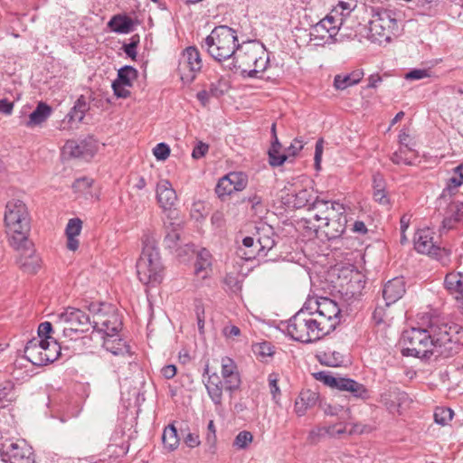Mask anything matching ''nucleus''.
I'll return each instance as SVG.
<instances>
[{"instance_id": "13", "label": "nucleus", "mask_w": 463, "mask_h": 463, "mask_svg": "<svg viewBox=\"0 0 463 463\" xmlns=\"http://www.w3.org/2000/svg\"><path fill=\"white\" fill-rule=\"evenodd\" d=\"M0 457L9 463H34L33 448L24 439H5L0 446Z\"/></svg>"}, {"instance_id": "16", "label": "nucleus", "mask_w": 463, "mask_h": 463, "mask_svg": "<svg viewBox=\"0 0 463 463\" xmlns=\"http://www.w3.org/2000/svg\"><path fill=\"white\" fill-rule=\"evenodd\" d=\"M309 211H316L313 215L316 221H328L345 213V207L338 201L326 200L317 196L309 206Z\"/></svg>"}, {"instance_id": "52", "label": "nucleus", "mask_w": 463, "mask_h": 463, "mask_svg": "<svg viewBox=\"0 0 463 463\" xmlns=\"http://www.w3.org/2000/svg\"><path fill=\"white\" fill-rule=\"evenodd\" d=\"M252 350L257 356L262 359L270 357L274 354V347L269 342L255 344L252 346Z\"/></svg>"}, {"instance_id": "20", "label": "nucleus", "mask_w": 463, "mask_h": 463, "mask_svg": "<svg viewBox=\"0 0 463 463\" xmlns=\"http://www.w3.org/2000/svg\"><path fill=\"white\" fill-rule=\"evenodd\" d=\"M222 377L224 381L225 391L232 395L234 392L240 390L241 379L238 371L237 364L230 357L222 358Z\"/></svg>"}, {"instance_id": "17", "label": "nucleus", "mask_w": 463, "mask_h": 463, "mask_svg": "<svg viewBox=\"0 0 463 463\" xmlns=\"http://www.w3.org/2000/svg\"><path fill=\"white\" fill-rule=\"evenodd\" d=\"M433 239L434 232L431 229L425 228L417 231L414 236L415 250L420 253L432 255L436 258L442 257V253L448 255L449 252L434 242Z\"/></svg>"}, {"instance_id": "18", "label": "nucleus", "mask_w": 463, "mask_h": 463, "mask_svg": "<svg viewBox=\"0 0 463 463\" xmlns=\"http://www.w3.org/2000/svg\"><path fill=\"white\" fill-rule=\"evenodd\" d=\"M391 413H401L411 402L409 395L398 387L390 386L381 393L379 401Z\"/></svg>"}, {"instance_id": "2", "label": "nucleus", "mask_w": 463, "mask_h": 463, "mask_svg": "<svg viewBox=\"0 0 463 463\" xmlns=\"http://www.w3.org/2000/svg\"><path fill=\"white\" fill-rule=\"evenodd\" d=\"M462 326L446 320L445 318L433 317L428 325L431 347L434 356L449 357L457 354L463 344V335L460 334Z\"/></svg>"}, {"instance_id": "58", "label": "nucleus", "mask_w": 463, "mask_h": 463, "mask_svg": "<svg viewBox=\"0 0 463 463\" xmlns=\"http://www.w3.org/2000/svg\"><path fill=\"white\" fill-rule=\"evenodd\" d=\"M304 142L301 138H295L288 147L286 148L284 154L288 157H295L303 149Z\"/></svg>"}, {"instance_id": "21", "label": "nucleus", "mask_w": 463, "mask_h": 463, "mask_svg": "<svg viewBox=\"0 0 463 463\" xmlns=\"http://www.w3.org/2000/svg\"><path fill=\"white\" fill-rule=\"evenodd\" d=\"M18 252L17 263L20 268L27 273H35L40 268L41 259L35 253L32 242L24 244L21 248H14Z\"/></svg>"}, {"instance_id": "63", "label": "nucleus", "mask_w": 463, "mask_h": 463, "mask_svg": "<svg viewBox=\"0 0 463 463\" xmlns=\"http://www.w3.org/2000/svg\"><path fill=\"white\" fill-rule=\"evenodd\" d=\"M430 77V72L425 69H413L405 74V79L410 80H421Z\"/></svg>"}, {"instance_id": "19", "label": "nucleus", "mask_w": 463, "mask_h": 463, "mask_svg": "<svg viewBox=\"0 0 463 463\" xmlns=\"http://www.w3.org/2000/svg\"><path fill=\"white\" fill-rule=\"evenodd\" d=\"M138 71L132 66H124L118 71V76L112 82V90L115 96L127 99L130 96V88L137 78Z\"/></svg>"}, {"instance_id": "59", "label": "nucleus", "mask_w": 463, "mask_h": 463, "mask_svg": "<svg viewBox=\"0 0 463 463\" xmlns=\"http://www.w3.org/2000/svg\"><path fill=\"white\" fill-rule=\"evenodd\" d=\"M153 154L157 160H165L170 155V147L165 143H159L154 147Z\"/></svg>"}, {"instance_id": "36", "label": "nucleus", "mask_w": 463, "mask_h": 463, "mask_svg": "<svg viewBox=\"0 0 463 463\" xmlns=\"http://www.w3.org/2000/svg\"><path fill=\"white\" fill-rule=\"evenodd\" d=\"M52 109L45 102H39L35 109L30 114L29 120L26 122V127L33 128L45 122L51 116Z\"/></svg>"}, {"instance_id": "31", "label": "nucleus", "mask_w": 463, "mask_h": 463, "mask_svg": "<svg viewBox=\"0 0 463 463\" xmlns=\"http://www.w3.org/2000/svg\"><path fill=\"white\" fill-rule=\"evenodd\" d=\"M212 267V254L206 249L200 250L196 254L194 263V274L200 279H205L209 276Z\"/></svg>"}, {"instance_id": "40", "label": "nucleus", "mask_w": 463, "mask_h": 463, "mask_svg": "<svg viewBox=\"0 0 463 463\" xmlns=\"http://www.w3.org/2000/svg\"><path fill=\"white\" fill-rule=\"evenodd\" d=\"M291 199L292 200L289 203H292L294 208L300 209L307 206L309 211V206L314 201L313 192L308 189H301L298 192L292 194Z\"/></svg>"}, {"instance_id": "30", "label": "nucleus", "mask_w": 463, "mask_h": 463, "mask_svg": "<svg viewBox=\"0 0 463 463\" xmlns=\"http://www.w3.org/2000/svg\"><path fill=\"white\" fill-rule=\"evenodd\" d=\"M90 106L84 95H80L75 101L73 107L66 115L65 119L68 123H80L86 113L90 110Z\"/></svg>"}, {"instance_id": "15", "label": "nucleus", "mask_w": 463, "mask_h": 463, "mask_svg": "<svg viewBox=\"0 0 463 463\" xmlns=\"http://www.w3.org/2000/svg\"><path fill=\"white\" fill-rule=\"evenodd\" d=\"M202 67L203 62L198 49L190 46L183 52L177 71L183 82L191 83Z\"/></svg>"}, {"instance_id": "6", "label": "nucleus", "mask_w": 463, "mask_h": 463, "mask_svg": "<svg viewBox=\"0 0 463 463\" xmlns=\"http://www.w3.org/2000/svg\"><path fill=\"white\" fill-rule=\"evenodd\" d=\"M237 32L227 25L214 27L202 44L208 53L217 61L232 60L237 52Z\"/></svg>"}, {"instance_id": "24", "label": "nucleus", "mask_w": 463, "mask_h": 463, "mask_svg": "<svg viewBox=\"0 0 463 463\" xmlns=\"http://www.w3.org/2000/svg\"><path fill=\"white\" fill-rule=\"evenodd\" d=\"M406 292L405 279L403 277H396L386 282L383 289V297L386 306L398 301Z\"/></svg>"}, {"instance_id": "4", "label": "nucleus", "mask_w": 463, "mask_h": 463, "mask_svg": "<svg viewBox=\"0 0 463 463\" xmlns=\"http://www.w3.org/2000/svg\"><path fill=\"white\" fill-rule=\"evenodd\" d=\"M142 242V252L137 261V277L143 284L155 286L162 281L165 268L154 235L145 234Z\"/></svg>"}, {"instance_id": "42", "label": "nucleus", "mask_w": 463, "mask_h": 463, "mask_svg": "<svg viewBox=\"0 0 463 463\" xmlns=\"http://www.w3.org/2000/svg\"><path fill=\"white\" fill-rule=\"evenodd\" d=\"M163 444L165 449L168 451H174L179 445V438L177 430L173 424L168 425L163 432L162 436Z\"/></svg>"}, {"instance_id": "61", "label": "nucleus", "mask_w": 463, "mask_h": 463, "mask_svg": "<svg viewBox=\"0 0 463 463\" xmlns=\"http://www.w3.org/2000/svg\"><path fill=\"white\" fill-rule=\"evenodd\" d=\"M92 183H93V180L90 178H88V177L79 178L73 183L72 188L74 189L75 192L83 193L87 189L91 187Z\"/></svg>"}, {"instance_id": "44", "label": "nucleus", "mask_w": 463, "mask_h": 463, "mask_svg": "<svg viewBox=\"0 0 463 463\" xmlns=\"http://www.w3.org/2000/svg\"><path fill=\"white\" fill-rule=\"evenodd\" d=\"M415 156V153L412 149L407 146H401L398 151L394 152L391 160L395 165L404 164L407 165H412V158Z\"/></svg>"}, {"instance_id": "3", "label": "nucleus", "mask_w": 463, "mask_h": 463, "mask_svg": "<svg viewBox=\"0 0 463 463\" xmlns=\"http://www.w3.org/2000/svg\"><path fill=\"white\" fill-rule=\"evenodd\" d=\"M280 327L290 338L304 344L317 342L328 335L313 311L306 308V304L288 321L281 322Z\"/></svg>"}, {"instance_id": "53", "label": "nucleus", "mask_w": 463, "mask_h": 463, "mask_svg": "<svg viewBox=\"0 0 463 463\" xmlns=\"http://www.w3.org/2000/svg\"><path fill=\"white\" fill-rule=\"evenodd\" d=\"M227 175L234 191H241L246 187L247 176L244 174L239 172H232Z\"/></svg>"}, {"instance_id": "11", "label": "nucleus", "mask_w": 463, "mask_h": 463, "mask_svg": "<svg viewBox=\"0 0 463 463\" xmlns=\"http://www.w3.org/2000/svg\"><path fill=\"white\" fill-rule=\"evenodd\" d=\"M305 304L306 308L313 311L314 317L327 334L339 325L341 309L335 301L328 298H319L308 299Z\"/></svg>"}, {"instance_id": "12", "label": "nucleus", "mask_w": 463, "mask_h": 463, "mask_svg": "<svg viewBox=\"0 0 463 463\" xmlns=\"http://www.w3.org/2000/svg\"><path fill=\"white\" fill-rule=\"evenodd\" d=\"M316 379L326 386L341 392H349L351 397L362 401L370 398V391L364 385L351 378L334 375L330 372L321 371L316 373Z\"/></svg>"}, {"instance_id": "45", "label": "nucleus", "mask_w": 463, "mask_h": 463, "mask_svg": "<svg viewBox=\"0 0 463 463\" xmlns=\"http://www.w3.org/2000/svg\"><path fill=\"white\" fill-rule=\"evenodd\" d=\"M322 409L326 415L337 416L340 420H347L350 418V409L343 405L325 403Z\"/></svg>"}, {"instance_id": "10", "label": "nucleus", "mask_w": 463, "mask_h": 463, "mask_svg": "<svg viewBox=\"0 0 463 463\" xmlns=\"http://www.w3.org/2000/svg\"><path fill=\"white\" fill-rule=\"evenodd\" d=\"M402 342L403 355L420 358H430L434 355V350L431 349L433 343L430 341L428 327H412L405 330L402 333Z\"/></svg>"}, {"instance_id": "1", "label": "nucleus", "mask_w": 463, "mask_h": 463, "mask_svg": "<svg viewBox=\"0 0 463 463\" xmlns=\"http://www.w3.org/2000/svg\"><path fill=\"white\" fill-rule=\"evenodd\" d=\"M269 57L265 46L258 41H250L238 45L237 52L226 68L240 71L243 78L261 79L267 70Z\"/></svg>"}, {"instance_id": "47", "label": "nucleus", "mask_w": 463, "mask_h": 463, "mask_svg": "<svg viewBox=\"0 0 463 463\" xmlns=\"http://www.w3.org/2000/svg\"><path fill=\"white\" fill-rule=\"evenodd\" d=\"M228 90V81L222 75H216L215 80L210 83L209 91L212 97L219 98Z\"/></svg>"}, {"instance_id": "56", "label": "nucleus", "mask_w": 463, "mask_h": 463, "mask_svg": "<svg viewBox=\"0 0 463 463\" xmlns=\"http://www.w3.org/2000/svg\"><path fill=\"white\" fill-rule=\"evenodd\" d=\"M268 382L272 398L275 401V402L278 403V399L280 396V389L278 385L279 374L276 373H269L268 376Z\"/></svg>"}, {"instance_id": "35", "label": "nucleus", "mask_w": 463, "mask_h": 463, "mask_svg": "<svg viewBox=\"0 0 463 463\" xmlns=\"http://www.w3.org/2000/svg\"><path fill=\"white\" fill-rule=\"evenodd\" d=\"M364 77L361 70H355L350 73L337 74L334 79V87L336 90H344L360 82Z\"/></svg>"}, {"instance_id": "64", "label": "nucleus", "mask_w": 463, "mask_h": 463, "mask_svg": "<svg viewBox=\"0 0 463 463\" xmlns=\"http://www.w3.org/2000/svg\"><path fill=\"white\" fill-rule=\"evenodd\" d=\"M327 435L326 428L325 427H317L311 430L308 433L307 439L310 443H317L321 437Z\"/></svg>"}, {"instance_id": "55", "label": "nucleus", "mask_w": 463, "mask_h": 463, "mask_svg": "<svg viewBox=\"0 0 463 463\" xmlns=\"http://www.w3.org/2000/svg\"><path fill=\"white\" fill-rule=\"evenodd\" d=\"M269 163L271 166L277 167L282 165L288 159V156L281 152V150H276L275 148H269Z\"/></svg>"}, {"instance_id": "62", "label": "nucleus", "mask_w": 463, "mask_h": 463, "mask_svg": "<svg viewBox=\"0 0 463 463\" xmlns=\"http://www.w3.org/2000/svg\"><path fill=\"white\" fill-rule=\"evenodd\" d=\"M206 443L213 448L215 446L217 438H216V428L213 420L208 422L207 425V432H206Z\"/></svg>"}, {"instance_id": "26", "label": "nucleus", "mask_w": 463, "mask_h": 463, "mask_svg": "<svg viewBox=\"0 0 463 463\" xmlns=\"http://www.w3.org/2000/svg\"><path fill=\"white\" fill-rule=\"evenodd\" d=\"M169 221H165L164 225L166 234L164 239L165 248L169 250H178L179 242L181 241L182 222H173V217L168 216Z\"/></svg>"}, {"instance_id": "60", "label": "nucleus", "mask_w": 463, "mask_h": 463, "mask_svg": "<svg viewBox=\"0 0 463 463\" xmlns=\"http://www.w3.org/2000/svg\"><path fill=\"white\" fill-rule=\"evenodd\" d=\"M224 283L229 288V289L233 293L241 291V283L237 276L232 274L226 275L224 279Z\"/></svg>"}, {"instance_id": "9", "label": "nucleus", "mask_w": 463, "mask_h": 463, "mask_svg": "<svg viewBox=\"0 0 463 463\" xmlns=\"http://www.w3.org/2000/svg\"><path fill=\"white\" fill-rule=\"evenodd\" d=\"M90 311L93 314L92 327L102 332L105 337L117 336L122 328V321L116 307L109 304H91Z\"/></svg>"}, {"instance_id": "51", "label": "nucleus", "mask_w": 463, "mask_h": 463, "mask_svg": "<svg viewBox=\"0 0 463 463\" xmlns=\"http://www.w3.org/2000/svg\"><path fill=\"white\" fill-rule=\"evenodd\" d=\"M242 245L246 249H248V251H245L243 253L244 259L251 260V259H255L258 256V253H257L258 244H257L256 237L246 236L242 240Z\"/></svg>"}, {"instance_id": "38", "label": "nucleus", "mask_w": 463, "mask_h": 463, "mask_svg": "<svg viewBox=\"0 0 463 463\" xmlns=\"http://www.w3.org/2000/svg\"><path fill=\"white\" fill-rule=\"evenodd\" d=\"M103 346L114 355H126L130 354L129 346L126 342L116 336L104 337Z\"/></svg>"}, {"instance_id": "39", "label": "nucleus", "mask_w": 463, "mask_h": 463, "mask_svg": "<svg viewBox=\"0 0 463 463\" xmlns=\"http://www.w3.org/2000/svg\"><path fill=\"white\" fill-rule=\"evenodd\" d=\"M14 400V383L9 379L0 381V408L8 406Z\"/></svg>"}, {"instance_id": "41", "label": "nucleus", "mask_w": 463, "mask_h": 463, "mask_svg": "<svg viewBox=\"0 0 463 463\" xmlns=\"http://www.w3.org/2000/svg\"><path fill=\"white\" fill-rule=\"evenodd\" d=\"M462 184L463 178H461L460 176L451 177L448 180L446 187L443 189L441 194L438 199L439 207L442 205V203H447V201L451 199V197L457 193L458 188Z\"/></svg>"}, {"instance_id": "5", "label": "nucleus", "mask_w": 463, "mask_h": 463, "mask_svg": "<svg viewBox=\"0 0 463 463\" xmlns=\"http://www.w3.org/2000/svg\"><path fill=\"white\" fill-rule=\"evenodd\" d=\"M5 222L9 234V242L13 248H21L30 244L28 233L30 218L26 205L21 200H12L6 203Z\"/></svg>"}, {"instance_id": "43", "label": "nucleus", "mask_w": 463, "mask_h": 463, "mask_svg": "<svg viewBox=\"0 0 463 463\" xmlns=\"http://www.w3.org/2000/svg\"><path fill=\"white\" fill-rule=\"evenodd\" d=\"M43 345L44 346V365L57 360L61 354V346L59 345L57 341H49L47 339H43Z\"/></svg>"}, {"instance_id": "25", "label": "nucleus", "mask_w": 463, "mask_h": 463, "mask_svg": "<svg viewBox=\"0 0 463 463\" xmlns=\"http://www.w3.org/2000/svg\"><path fill=\"white\" fill-rule=\"evenodd\" d=\"M156 199L162 209L165 211L172 210L177 200V195L168 180L163 179L157 183Z\"/></svg>"}, {"instance_id": "50", "label": "nucleus", "mask_w": 463, "mask_h": 463, "mask_svg": "<svg viewBox=\"0 0 463 463\" xmlns=\"http://www.w3.org/2000/svg\"><path fill=\"white\" fill-rule=\"evenodd\" d=\"M253 440V435L248 430L240 431L233 440V447L237 449H246Z\"/></svg>"}, {"instance_id": "54", "label": "nucleus", "mask_w": 463, "mask_h": 463, "mask_svg": "<svg viewBox=\"0 0 463 463\" xmlns=\"http://www.w3.org/2000/svg\"><path fill=\"white\" fill-rule=\"evenodd\" d=\"M233 192L235 191L233 190L227 175L218 181L217 185L215 187V193L218 195V197L222 198L226 195H230Z\"/></svg>"}, {"instance_id": "37", "label": "nucleus", "mask_w": 463, "mask_h": 463, "mask_svg": "<svg viewBox=\"0 0 463 463\" xmlns=\"http://www.w3.org/2000/svg\"><path fill=\"white\" fill-rule=\"evenodd\" d=\"M111 31L118 33H128L133 29V20L124 14L114 15L108 24Z\"/></svg>"}, {"instance_id": "49", "label": "nucleus", "mask_w": 463, "mask_h": 463, "mask_svg": "<svg viewBox=\"0 0 463 463\" xmlns=\"http://www.w3.org/2000/svg\"><path fill=\"white\" fill-rule=\"evenodd\" d=\"M322 357L321 363L331 367L340 366L344 362L343 355L335 351L325 352Z\"/></svg>"}, {"instance_id": "33", "label": "nucleus", "mask_w": 463, "mask_h": 463, "mask_svg": "<svg viewBox=\"0 0 463 463\" xmlns=\"http://www.w3.org/2000/svg\"><path fill=\"white\" fill-rule=\"evenodd\" d=\"M317 398L318 395L317 392L309 390L302 391L294 405V410L297 415L300 417L305 415L307 411L316 404Z\"/></svg>"}, {"instance_id": "57", "label": "nucleus", "mask_w": 463, "mask_h": 463, "mask_svg": "<svg viewBox=\"0 0 463 463\" xmlns=\"http://www.w3.org/2000/svg\"><path fill=\"white\" fill-rule=\"evenodd\" d=\"M340 420L341 421L338 423L326 426L328 436L339 437L340 435L347 432L346 425L345 423V420Z\"/></svg>"}, {"instance_id": "14", "label": "nucleus", "mask_w": 463, "mask_h": 463, "mask_svg": "<svg viewBox=\"0 0 463 463\" xmlns=\"http://www.w3.org/2000/svg\"><path fill=\"white\" fill-rule=\"evenodd\" d=\"M346 29L343 18L335 19L333 15L328 14L312 28L310 35L314 39L325 40L328 38L335 42L343 41L345 38L353 37L352 34L345 32Z\"/></svg>"}, {"instance_id": "27", "label": "nucleus", "mask_w": 463, "mask_h": 463, "mask_svg": "<svg viewBox=\"0 0 463 463\" xmlns=\"http://www.w3.org/2000/svg\"><path fill=\"white\" fill-rule=\"evenodd\" d=\"M204 385L212 402L216 406H221L222 404L223 389L225 390L224 381H222L220 376L213 373L208 376Z\"/></svg>"}, {"instance_id": "28", "label": "nucleus", "mask_w": 463, "mask_h": 463, "mask_svg": "<svg viewBox=\"0 0 463 463\" xmlns=\"http://www.w3.org/2000/svg\"><path fill=\"white\" fill-rule=\"evenodd\" d=\"M43 350V339L33 338L25 345L24 356L33 364L43 366L44 365Z\"/></svg>"}, {"instance_id": "22", "label": "nucleus", "mask_w": 463, "mask_h": 463, "mask_svg": "<svg viewBox=\"0 0 463 463\" xmlns=\"http://www.w3.org/2000/svg\"><path fill=\"white\" fill-rule=\"evenodd\" d=\"M256 237L258 249L257 253L259 257H265L267 253L275 246V232L270 225L260 223L256 227Z\"/></svg>"}, {"instance_id": "46", "label": "nucleus", "mask_w": 463, "mask_h": 463, "mask_svg": "<svg viewBox=\"0 0 463 463\" xmlns=\"http://www.w3.org/2000/svg\"><path fill=\"white\" fill-rule=\"evenodd\" d=\"M87 150V145L84 142L68 140L63 146V153L71 157L83 156Z\"/></svg>"}, {"instance_id": "48", "label": "nucleus", "mask_w": 463, "mask_h": 463, "mask_svg": "<svg viewBox=\"0 0 463 463\" xmlns=\"http://www.w3.org/2000/svg\"><path fill=\"white\" fill-rule=\"evenodd\" d=\"M454 412L451 409L447 407H438L434 411V420L436 423L445 426L453 418Z\"/></svg>"}, {"instance_id": "32", "label": "nucleus", "mask_w": 463, "mask_h": 463, "mask_svg": "<svg viewBox=\"0 0 463 463\" xmlns=\"http://www.w3.org/2000/svg\"><path fill=\"white\" fill-rule=\"evenodd\" d=\"M82 229V222L79 218H72L70 219L65 233L67 236V248L70 250L75 251L79 248V241L77 239V236L80 235Z\"/></svg>"}, {"instance_id": "29", "label": "nucleus", "mask_w": 463, "mask_h": 463, "mask_svg": "<svg viewBox=\"0 0 463 463\" xmlns=\"http://www.w3.org/2000/svg\"><path fill=\"white\" fill-rule=\"evenodd\" d=\"M346 215L345 213L339 215L336 218H332L324 223L325 234L329 241L335 240L345 232L346 228Z\"/></svg>"}, {"instance_id": "23", "label": "nucleus", "mask_w": 463, "mask_h": 463, "mask_svg": "<svg viewBox=\"0 0 463 463\" xmlns=\"http://www.w3.org/2000/svg\"><path fill=\"white\" fill-rule=\"evenodd\" d=\"M444 203L446 208L443 213L441 229L449 231L453 229L457 223L463 222V202L450 199Z\"/></svg>"}, {"instance_id": "8", "label": "nucleus", "mask_w": 463, "mask_h": 463, "mask_svg": "<svg viewBox=\"0 0 463 463\" xmlns=\"http://www.w3.org/2000/svg\"><path fill=\"white\" fill-rule=\"evenodd\" d=\"M55 324H63L62 335L71 340L78 339L80 334L88 332L92 327V321L84 311L69 307L64 311L54 314Z\"/></svg>"}, {"instance_id": "7", "label": "nucleus", "mask_w": 463, "mask_h": 463, "mask_svg": "<svg viewBox=\"0 0 463 463\" xmlns=\"http://www.w3.org/2000/svg\"><path fill=\"white\" fill-rule=\"evenodd\" d=\"M371 12L367 38L373 43L389 42L398 27L396 12L383 7H373Z\"/></svg>"}, {"instance_id": "34", "label": "nucleus", "mask_w": 463, "mask_h": 463, "mask_svg": "<svg viewBox=\"0 0 463 463\" xmlns=\"http://www.w3.org/2000/svg\"><path fill=\"white\" fill-rule=\"evenodd\" d=\"M444 286L457 300L458 297L463 296V273L455 271L448 273L444 279Z\"/></svg>"}]
</instances>
